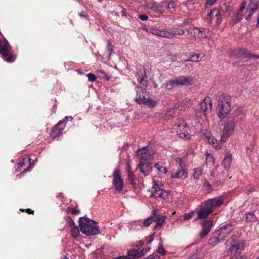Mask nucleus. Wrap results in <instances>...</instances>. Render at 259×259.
Instances as JSON below:
<instances>
[{
	"label": "nucleus",
	"mask_w": 259,
	"mask_h": 259,
	"mask_svg": "<svg viewBox=\"0 0 259 259\" xmlns=\"http://www.w3.org/2000/svg\"><path fill=\"white\" fill-rule=\"evenodd\" d=\"M137 77L138 81L141 86L140 88L137 87L136 101L139 104H143L150 107H155L156 105V101L150 99L146 91L147 85V76L144 69L137 73Z\"/></svg>",
	"instance_id": "nucleus-1"
},
{
	"label": "nucleus",
	"mask_w": 259,
	"mask_h": 259,
	"mask_svg": "<svg viewBox=\"0 0 259 259\" xmlns=\"http://www.w3.org/2000/svg\"><path fill=\"white\" fill-rule=\"evenodd\" d=\"M80 231L84 234L90 236L99 233L98 223L87 218H80L78 221Z\"/></svg>",
	"instance_id": "nucleus-2"
},
{
	"label": "nucleus",
	"mask_w": 259,
	"mask_h": 259,
	"mask_svg": "<svg viewBox=\"0 0 259 259\" xmlns=\"http://www.w3.org/2000/svg\"><path fill=\"white\" fill-rule=\"evenodd\" d=\"M231 98L228 95H221L218 100L217 108L218 117L223 119L225 118L231 111Z\"/></svg>",
	"instance_id": "nucleus-3"
},
{
	"label": "nucleus",
	"mask_w": 259,
	"mask_h": 259,
	"mask_svg": "<svg viewBox=\"0 0 259 259\" xmlns=\"http://www.w3.org/2000/svg\"><path fill=\"white\" fill-rule=\"evenodd\" d=\"M195 82V78L192 76H180L174 79L169 80L165 84L167 90H171L174 87L178 85H190Z\"/></svg>",
	"instance_id": "nucleus-4"
},
{
	"label": "nucleus",
	"mask_w": 259,
	"mask_h": 259,
	"mask_svg": "<svg viewBox=\"0 0 259 259\" xmlns=\"http://www.w3.org/2000/svg\"><path fill=\"white\" fill-rule=\"evenodd\" d=\"M212 100L210 97H206L201 101L195 109V115L197 117L205 116L212 110Z\"/></svg>",
	"instance_id": "nucleus-5"
},
{
	"label": "nucleus",
	"mask_w": 259,
	"mask_h": 259,
	"mask_svg": "<svg viewBox=\"0 0 259 259\" xmlns=\"http://www.w3.org/2000/svg\"><path fill=\"white\" fill-rule=\"evenodd\" d=\"M173 129L180 138L187 139L190 137V128L187 122L182 118H179L174 125Z\"/></svg>",
	"instance_id": "nucleus-6"
},
{
	"label": "nucleus",
	"mask_w": 259,
	"mask_h": 259,
	"mask_svg": "<svg viewBox=\"0 0 259 259\" xmlns=\"http://www.w3.org/2000/svg\"><path fill=\"white\" fill-rule=\"evenodd\" d=\"M169 194L168 190H164L161 189L157 183L154 182L153 187L151 188V196L156 198H160L162 199H166Z\"/></svg>",
	"instance_id": "nucleus-7"
},
{
	"label": "nucleus",
	"mask_w": 259,
	"mask_h": 259,
	"mask_svg": "<svg viewBox=\"0 0 259 259\" xmlns=\"http://www.w3.org/2000/svg\"><path fill=\"white\" fill-rule=\"evenodd\" d=\"M206 19L209 24H211L212 21L215 19V25L219 26L222 21L220 10L217 8L212 9L206 15Z\"/></svg>",
	"instance_id": "nucleus-8"
},
{
	"label": "nucleus",
	"mask_w": 259,
	"mask_h": 259,
	"mask_svg": "<svg viewBox=\"0 0 259 259\" xmlns=\"http://www.w3.org/2000/svg\"><path fill=\"white\" fill-rule=\"evenodd\" d=\"M235 128V123L233 121L227 122L224 126L223 134L221 136L220 140L223 143H225L228 139L231 134H232Z\"/></svg>",
	"instance_id": "nucleus-9"
},
{
	"label": "nucleus",
	"mask_w": 259,
	"mask_h": 259,
	"mask_svg": "<svg viewBox=\"0 0 259 259\" xmlns=\"http://www.w3.org/2000/svg\"><path fill=\"white\" fill-rule=\"evenodd\" d=\"M113 177V183L115 190L118 192H121L123 190V181L121 177L120 171L118 169L114 170Z\"/></svg>",
	"instance_id": "nucleus-10"
},
{
	"label": "nucleus",
	"mask_w": 259,
	"mask_h": 259,
	"mask_svg": "<svg viewBox=\"0 0 259 259\" xmlns=\"http://www.w3.org/2000/svg\"><path fill=\"white\" fill-rule=\"evenodd\" d=\"M234 54L237 58L242 59H247V60L251 58H253L254 59H259V55L251 54L246 49L243 48L235 50L234 51Z\"/></svg>",
	"instance_id": "nucleus-11"
},
{
	"label": "nucleus",
	"mask_w": 259,
	"mask_h": 259,
	"mask_svg": "<svg viewBox=\"0 0 259 259\" xmlns=\"http://www.w3.org/2000/svg\"><path fill=\"white\" fill-rule=\"evenodd\" d=\"M65 127V121L64 120L60 121L53 127L50 133L51 137L53 139L60 137L62 135V131Z\"/></svg>",
	"instance_id": "nucleus-12"
},
{
	"label": "nucleus",
	"mask_w": 259,
	"mask_h": 259,
	"mask_svg": "<svg viewBox=\"0 0 259 259\" xmlns=\"http://www.w3.org/2000/svg\"><path fill=\"white\" fill-rule=\"evenodd\" d=\"M245 246L244 242H234L232 244L227 251V254L230 255L232 254H239L242 251L244 250Z\"/></svg>",
	"instance_id": "nucleus-13"
},
{
	"label": "nucleus",
	"mask_w": 259,
	"mask_h": 259,
	"mask_svg": "<svg viewBox=\"0 0 259 259\" xmlns=\"http://www.w3.org/2000/svg\"><path fill=\"white\" fill-rule=\"evenodd\" d=\"M234 225L232 223L227 224L216 231V233L221 236L224 240L233 230Z\"/></svg>",
	"instance_id": "nucleus-14"
},
{
	"label": "nucleus",
	"mask_w": 259,
	"mask_h": 259,
	"mask_svg": "<svg viewBox=\"0 0 259 259\" xmlns=\"http://www.w3.org/2000/svg\"><path fill=\"white\" fill-rule=\"evenodd\" d=\"M137 155L139 159L149 160L152 159L153 155L148 150L147 146L139 148L137 151Z\"/></svg>",
	"instance_id": "nucleus-15"
},
{
	"label": "nucleus",
	"mask_w": 259,
	"mask_h": 259,
	"mask_svg": "<svg viewBox=\"0 0 259 259\" xmlns=\"http://www.w3.org/2000/svg\"><path fill=\"white\" fill-rule=\"evenodd\" d=\"M213 224V220H206L202 223V229L199 233L201 238H204L211 230Z\"/></svg>",
	"instance_id": "nucleus-16"
},
{
	"label": "nucleus",
	"mask_w": 259,
	"mask_h": 259,
	"mask_svg": "<svg viewBox=\"0 0 259 259\" xmlns=\"http://www.w3.org/2000/svg\"><path fill=\"white\" fill-rule=\"evenodd\" d=\"M156 210L154 209L152 211V214L154 217V222L156 223V225L154 226V230H158L160 228L165 222V217L161 214H156Z\"/></svg>",
	"instance_id": "nucleus-17"
},
{
	"label": "nucleus",
	"mask_w": 259,
	"mask_h": 259,
	"mask_svg": "<svg viewBox=\"0 0 259 259\" xmlns=\"http://www.w3.org/2000/svg\"><path fill=\"white\" fill-rule=\"evenodd\" d=\"M11 46L7 40H2L0 38V54L3 57H6L9 55Z\"/></svg>",
	"instance_id": "nucleus-18"
},
{
	"label": "nucleus",
	"mask_w": 259,
	"mask_h": 259,
	"mask_svg": "<svg viewBox=\"0 0 259 259\" xmlns=\"http://www.w3.org/2000/svg\"><path fill=\"white\" fill-rule=\"evenodd\" d=\"M138 168L143 175L145 176H147L151 170L152 166L149 162L140 161L138 164Z\"/></svg>",
	"instance_id": "nucleus-19"
},
{
	"label": "nucleus",
	"mask_w": 259,
	"mask_h": 259,
	"mask_svg": "<svg viewBox=\"0 0 259 259\" xmlns=\"http://www.w3.org/2000/svg\"><path fill=\"white\" fill-rule=\"evenodd\" d=\"M204 135L207 142L212 147H214L217 149H219L221 148L219 142L217 139L210 136V133H206L204 134Z\"/></svg>",
	"instance_id": "nucleus-20"
},
{
	"label": "nucleus",
	"mask_w": 259,
	"mask_h": 259,
	"mask_svg": "<svg viewBox=\"0 0 259 259\" xmlns=\"http://www.w3.org/2000/svg\"><path fill=\"white\" fill-rule=\"evenodd\" d=\"M127 255L130 259H138L142 256V253L140 248L133 249L128 250Z\"/></svg>",
	"instance_id": "nucleus-21"
},
{
	"label": "nucleus",
	"mask_w": 259,
	"mask_h": 259,
	"mask_svg": "<svg viewBox=\"0 0 259 259\" xmlns=\"http://www.w3.org/2000/svg\"><path fill=\"white\" fill-rule=\"evenodd\" d=\"M242 220L245 223H251L257 221V217L254 212H248L243 215Z\"/></svg>",
	"instance_id": "nucleus-22"
},
{
	"label": "nucleus",
	"mask_w": 259,
	"mask_h": 259,
	"mask_svg": "<svg viewBox=\"0 0 259 259\" xmlns=\"http://www.w3.org/2000/svg\"><path fill=\"white\" fill-rule=\"evenodd\" d=\"M232 155L228 151L225 154V157L223 161L222 164L226 169H228L231 166L232 162Z\"/></svg>",
	"instance_id": "nucleus-23"
},
{
	"label": "nucleus",
	"mask_w": 259,
	"mask_h": 259,
	"mask_svg": "<svg viewBox=\"0 0 259 259\" xmlns=\"http://www.w3.org/2000/svg\"><path fill=\"white\" fill-rule=\"evenodd\" d=\"M224 240L221 236L216 233L215 231L213 233V236L209 239V244L214 246Z\"/></svg>",
	"instance_id": "nucleus-24"
},
{
	"label": "nucleus",
	"mask_w": 259,
	"mask_h": 259,
	"mask_svg": "<svg viewBox=\"0 0 259 259\" xmlns=\"http://www.w3.org/2000/svg\"><path fill=\"white\" fill-rule=\"evenodd\" d=\"M171 177L174 178H185L187 177V172L183 168L177 171L173 170Z\"/></svg>",
	"instance_id": "nucleus-25"
},
{
	"label": "nucleus",
	"mask_w": 259,
	"mask_h": 259,
	"mask_svg": "<svg viewBox=\"0 0 259 259\" xmlns=\"http://www.w3.org/2000/svg\"><path fill=\"white\" fill-rule=\"evenodd\" d=\"M209 34V31L207 29L204 28H197L196 36L201 38L207 37Z\"/></svg>",
	"instance_id": "nucleus-26"
},
{
	"label": "nucleus",
	"mask_w": 259,
	"mask_h": 259,
	"mask_svg": "<svg viewBox=\"0 0 259 259\" xmlns=\"http://www.w3.org/2000/svg\"><path fill=\"white\" fill-rule=\"evenodd\" d=\"M146 7L152 11L156 12L159 10V7L156 4V2L151 0L146 3Z\"/></svg>",
	"instance_id": "nucleus-27"
},
{
	"label": "nucleus",
	"mask_w": 259,
	"mask_h": 259,
	"mask_svg": "<svg viewBox=\"0 0 259 259\" xmlns=\"http://www.w3.org/2000/svg\"><path fill=\"white\" fill-rule=\"evenodd\" d=\"M258 0H250L246 9L256 12L258 9Z\"/></svg>",
	"instance_id": "nucleus-28"
},
{
	"label": "nucleus",
	"mask_w": 259,
	"mask_h": 259,
	"mask_svg": "<svg viewBox=\"0 0 259 259\" xmlns=\"http://www.w3.org/2000/svg\"><path fill=\"white\" fill-rule=\"evenodd\" d=\"M201 207L205 210L208 211L210 213L213 211L214 209L209 200L203 202L201 205Z\"/></svg>",
	"instance_id": "nucleus-29"
},
{
	"label": "nucleus",
	"mask_w": 259,
	"mask_h": 259,
	"mask_svg": "<svg viewBox=\"0 0 259 259\" xmlns=\"http://www.w3.org/2000/svg\"><path fill=\"white\" fill-rule=\"evenodd\" d=\"M209 200L214 208L220 206L224 203V200L221 198L215 197L213 199H209Z\"/></svg>",
	"instance_id": "nucleus-30"
},
{
	"label": "nucleus",
	"mask_w": 259,
	"mask_h": 259,
	"mask_svg": "<svg viewBox=\"0 0 259 259\" xmlns=\"http://www.w3.org/2000/svg\"><path fill=\"white\" fill-rule=\"evenodd\" d=\"M184 30L178 28H172L170 29V35L171 38L175 37L176 35H181L184 33Z\"/></svg>",
	"instance_id": "nucleus-31"
},
{
	"label": "nucleus",
	"mask_w": 259,
	"mask_h": 259,
	"mask_svg": "<svg viewBox=\"0 0 259 259\" xmlns=\"http://www.w3.org/2000/svg\"><path fill=\"white\" fill-rule=\"evenodd\" d=\"M211 214L208 211L205 210L200 206V210L197 213V219H202L206 218L209 214Z\"/></svg>",
	"instance_id": "nucleus-32"
},
{
	"label": "nucleus",
	"mask_w": 259,
	"mask_h": 259,
	"mask_svg": "<svg viewBox=\"0 0 259 259\" xmlns=\"http://www.w3.org/2000/svg\"><path fill=\"white\" fill-rule=\"evenodd\" d=\"M205 163L207 166H212L214 164V159L213 155L210 153L205 154Z\"/></svg>",
	"instance_id": "nucleus-33"
},
{
	"label": "nucleus",
	"mask_w": 259,
	"mask_h": 259,
	"mask_svg": "<svg viewBox=\"0 0 259 259\" xmlns=\"http://www.w3.org/2000/svg\"><path fill=\"white\" fill-rule=\"evenodd\" d=\"M114 47L112 45L111 42L110 40H108L107 45L106 48V51L108 53V58L109 59L110 56L113 52Z\"/></svg>",
	"instance_id": "nucleus-34"
},
{
	"label": "nucleus",
	"mask_w": 259,
	"mask_h": 259,
	"mask_svg": "<svg viewBox=\"0 0 259 259\" xmlns=\"http://www.w3.org/2000/svg\"><path fill=\"white\" fill-rule=\"evenodd\" d=\"M202 57H200V54H190V59L189 60H187V61H190L192 62H198L201 60Z\"/></svg>",
	"instance_id": "nucleus-35"
},
{
	"label": "nucleus",
	"mask_w": 259,
	"mask_h": 259,
	"mask_svg": "<svg viewBox=\"0 0 259 259\" xmlns=\"http://www.w3.org/2000/svg\"><path fill=\"white\" fill-rule=\"evenodd\" d=\"M161 35V37L171 39V35H170V30H168L165 28L162 29Z\"/></svg>",
	"instance_id": "nucleus-36"
},
{
	"label": "nucleus",
	"mask_w": 259,
	"mask_h": 259,
	"mask_svg": "<svg viewBox=\"0 0 259 259\" xmlns=\"http://www.w3.org/2000/svg\"><path fill=\"white\" fill-rule=\"evenodd\" d=\"M175 113V109L174 108H169L165 112V118L166 120L169 119L173 117Z\"/></svg>",
	"instance_id": "nucleus-37"
},
{
	"label": "nucleus",
	"mask_w": 259,
	"mask_h": 259,
	"mask_svg": "<svg viewBox=\"0 0 259 259\" xmlns=\"http://www.w3.org/2000/svg\"><path fill=\"white\" fill-rule=\"evenodd\" d=\"M149 33H152L153 35H155L157 36L161 37V29H159L156 27H152L149 28Z\"/></svg>",
	"instance_id": "nucleus-38"
},
{
	"label": "nucleus",
	"mask_w": 259,
	"mask_h": 259,
	"mask_svg": "<svg viewBox=\"0 0 259 259\" xmlns=\"http://www.w3.org/2000/svg\"><path fill=\"white\" fill-rule=\"evenodd\" d=\"M70 232L72 236L74 238H76L79 235V231L77 226L73 227L71 228Z\"/></svg>",
	"instance_id": "nucleus-39"
},
{
	"label": "nucleus",
	"mask_w": 259,
	"mask_h": 259,
	"mask_svg": "<svg viewBox=\"0 0 259 259\" xmlns=\"http://www.w3.org/2000/svg\"><path fill=\"white\" fill-rule=\"evenodd\" d=\"M154 167H155V168H156L157 170H158L161 173L166 174L167 172L166 167L163 166L162 164H160L159 163H155L154 165Z\"/></svg>",
	"instance_id": "nucleus-40"
},
{
	"label": "nucleus",
	"mask_w": 259,
	"mask_h": 259,
	"mask_svg": "<svg viewBox=\"0 0 259 259\" xmlns=\"http://www.w3.org/2000/svg\"><path fill=\"white\" fill-rule=\"evenodd\" d=\"M197 31V27H190L187 30L188 35H189L190 37H195V35H196Z\"/></svg>",
	"instance_id": "nucleus-41"
},
{
	"label": "nucleus",
	"mask_w": 259,
	"mask_h": 259,
	"mask_svg": "<svg viewBox=\"0 0 259 259\" xmlns=\"http://www.w3.org/2000/svg\"><path fill=\"white\" fill-rule=\"evenodd\" d=\"M193 176L195 179H198L202 174V168L201 167L194 168L193 170Z\"/></svg>",
	"instance_id": "nucleus-42"
},
{
	"label": "nucleus",
	"mask_w": 259,
	"mask_h": 259,
	"mask_svg": "<svg viewBox=\"0 0 259 259\" xmlns=\"http://www.w3.org/2000/svg\"><path fill=\"white\" fill-rule=\"evenodd\" d=\"M243 12H240L238 11L236 14L234 16V22L235 23L239 22L243 18Z\"/></svg>",
	"instance_id": "nucleus-43"
},
{
	"label": "nucleus",
	"mask_w": 259,
	"mask_h": 259,
	"mask_svg": "<svg viewBox=\"0 0 259 259\" xmlns=\"http://www.w3.org/2000/svg\"><path fill=\"white\" fill-rule=\"evenodd\" d=\"M152 222H154V217L152 214L151 215L147 218L143 222V225L145 227H148Z\"/></svg>",
	"instance_id": "nucleus-44"
},
{
	"label": "nucleus",
	"mask_w": 259,
	"mask_h": 259,
	"mask_svg": "<svg viewBox=\"0 0 259 259\" xmlns=\"http://www.w3.org/2000/svg\"><path fill=\"white\" fill-rule=\"evenodd\" d=\"M255 12L253 11H251L249 9H246L245 11V19L247 21H249L251 19V18L252 16V15L255 13Z\"/></svg>",
	"instance_id": "nucleus-45"
},
{
	"label": "nucleus",
	"mask_w": 259,
	"mask_h": 259,
	"mask_svg": "<svg viewBox=\"0 0 259 259\" xmlns=\"http://www.w3.org/2000/svg\"><path fill=\"white\" fill-rule=\"evenodd\" d=\"M127 179L131 185H134L135 184V180L134 178L133 172H127Z\"/></svg>",
	"instance_id": "nucleus-46"
},
{
	"label": "nucleus",
	"mask_w": 259,
	"mask_h": 259,
	"mask_svg": "<svg viewBox=\"0 0 259 259\" xmlns=\"http://www.w3.org/2000/svg\"><path fill=\"white\" fill-rule=\"evenodd\" d=\"M7 57H8L6 58L5 60L8 63H12L14 62L16 58V56L13 54L8 55Z\"/></svg>",
	"instance_id": "nucleus-47"
},
{
	"label": "nucleus",
	"mask_w": 259,
	"mask_h": 259,
	"mask_svg": "<svg viewBox=\"0 0 259 259\" xmlns=\"http://www.w3.org/2000/svg\"><path fill=\"white\" fill-rule=\"evenodd\" d=\"M192 21V19H190V18L184 19V20H183V22L182 23H181L180 25H179V26H181V27H184L186 25L191 23Z\"/></svg>",
	"instance_id": "nucleus-48"
},
{
	"label": "nucleus",
	"mask_w": 259,
	"mask_h": 259,
	"mask_svg": "<svg viewBox=\"0 0 259 259\" xmlns=\"http://www.w3.org/2000/svg\"><path fill=\"white\" fill-rule=\"evenodd\" d=\"M67 211L68 212H70L72 214H74V215L77 214L79 213V210L76 209L72 208V207H68Z\"/></svg>",
	"instance_id": "nucleus-49"
},
{
	"label": "nucleus",
	"mask_w": 259,
	"mask_h": 259,
	"mask_svg": "<svg viewBox=\"0 0 259 259\" xmlns=\"http://www.w3.org/2000/svg\"><path fill=\"white\" fill-rule=\"evenodd\" d=\"M87 76L88 77V79L91 81H94L97 79V77L93 73H90L87 74Z\"/></svg>",
	"instance_id": "nucleus-50"
},
{
	"label": "nucleus",
	"mask_w": 259,
	"mask_h": 259,
	"mask_svg": "<svg viewBox=\"0 0 259 259\" xmlns=\"http://www.w3.org/2000/svg\"><path fill=\"white\" fill-rule=\"evenodd\" d=\"M247 2L246 1H243L240 4L239 6V10L238 11H240V12H243V11L244 10L245 6L246 5Z\"/></svg>",
	"instance_id": "nucleus-51"
},
{
	"label": "nucleus",
	"mask_w": 259,
	"mask_h": 259,
	"mask_svg": "<svg viewBox=\"0 0 259 259\" xmlns=\"http://www.w3.org/2000/svg\"><path fill=\"white\" fill-rule=\"evenodd\" d=\"M125 169L126 171V173L129 172H133L131 166V160H128L126 162Z\"/></svg>",
	"instance_id": "nucleus-52"
},
{
	"label": "nucleus",
	"mask_w": 259,
	"mask_h": 259,
	"mask_svg": "<svg viewBox=\"0 0 259 259\" xmlns=\"http://www.w3.org/2000/svg\"><path fill=\"white\" fill-rule=\"evenodd\" d=\"M175 2L172 0L169 1L168 2V4H167V9H175Z\"/></svg>",
	"instance_id": "nucleus-53"
},
{
	"label": "nucleus",
	"mask_w": 259,
	"mask_h": 259,
	"mask_svg": "<svg viewBox=\"0 0 259 259\" xmlns=\"http://www.w3.org/2000/svg\"><path fill=\"white\" fill-rule=\"evenodd\" d=\"M157 252L158 253L161 254L163 255L166 254V251H165L162 245L160 247H158V249H157Z\"/></svg>",
	"instance_id": "nucleus-54"
},
{
	"label": "nucleus",
	"mask_w": 259,
	"mask_h": 259,
	"mask_svg": "<svg viewBox=\"0 0 259 259\" xmlns=\"http://www.w3.org/2000/svg\"><path fill=\"white\" fill-rule=\"evenodd\" d=\"M154 233H153V234L151 235H149L148 236L147 238H146V243L147 244H150L153 240L154 238H153V235H154Z\"/></svg>",
	"instance_id": "nucleus-55"
},
{
	"label": "nucleus",
	"mask_w": 259,
	"mask_h": 259,
	"mask_svg": "<svg viewBox=\"0 0 259 259\" xmlns=\"http://www.w3.org/2000/svg\"><path fill=\"white\" fill-rule=\"evenodd\" d=\"M167 1H164L161 2V3L159 4V7L160 8H166L167 9V4H168Z\"/></svg>",
	"instance_id": "nucleus-56"
},
{
	"label": "nucleus",
	"mask_w": 259,
	"mask_h": 259,
	"mask_svg": "<svg viewBox=\"0 0 259 259\" xmlns=\"http://www.w3.org/2000/svg\"><path fill=\"white\" fill-rule=\"evenodd\" d=\"M68 219H69V221H68L69 226L71 228L73 227H76V226L75 225L74 221H73V220L71 218L69 217Z\"/></svg>",
	"instance_id": "nucleus-57"
},
{
	"label": "nucleus",
	"mask_w": 259,
	"mask_h": 259,
	"mask_svg": "<svg viewBox=\"0 0 259 259\" xmlns=\"http://www.w3.org/2000/svg\"><path fill=\"white\" fill-rule=\"evenodd\" d=\"M204 186L206 187L207 189V191H209L211 190V186L209 182L205 181L204 184Z\"/></svg>",
	"instance_id": "nucleus-58"
},
{
	"label": "nucleus",
	"mask_w": 259,
	"mask_h": 259,
	"mask_svg": "<svg viewBox=\"0 0 259 259\" xmlns=\"http://www.w3.org/2000/svg\"><path fill=\"white\" fill-rule=\"evenodd\" d=\"M138 18L142 21H146V20H147L148 19V16L146 15H139Z\"/></svg>",
	"instance_id": "nucleus-59"
},
{
	"label": "nucleus",
	"mask_w": 259,
	"mask_h": 259,
	"mask_svg": "<svg viewBox=\"0 0 259 259\" xmlns=\"http://www.w3.org/2000/svg\"><path fill=\"white\" fill-rule=\"evenodd\" d=\"M193 213H186L184 214V218L185 220H189L192 218Z\"/></svg>",
	"instance_id": "nucleus-60"
},
{
	"label": "nucleus",
	"mask_w": 259,
	"mask_h": 259,
	"mask_svg": "<svg viewBox=\"0 0 259 259\" xmlns=\"http://www.w3.org/2000/svg\"><path fill=\"white\" fill-rule=\"evenodd\" d=\"M217 0H207L205 2V4L207 5L211 6L214 4Z\"/></svg>",
	"instance_id": "nucleus-61"
},
{
	"label": "nucleus",
	"mask_w": 259,
	"mask_h": 259,
	"mask_svg": "<svg viewBox=\"0 0 259 259\" xmlns=\"http://www.w3.org/2000/svg\"><path fill=\"white\" fill-rule=\"evenodd\" d=\"M150 248H143V249H140V250L142 251V256L144 255L148 250H149Z\"/></svg>",
	"instance_id": "nucleus-62"
},
{
	"label": "nucleus",
	"mask_w": 259,
	"mask_h": 259,
	"mask_svg": "<svg viewBox=\"0 0 259 259\" xmlns=\"http://www.w3.org/2000/svg\"><path fill=\"white\" fill-rule=\"evenodd\" d=\"M246 257L244 256H234L231 257L230 259H245Z\"/></svg>",
	"instance_id": "nucleus-63"
},
{
	"label": "nucleus",
	"mask_w": 259,
	"mask_h": 259,
	"mask_svg": "<svg viewBox=\"0 0 259 259\" xmlns=\"http://www.w3.org/2000/svg\"><path fill=\"white\" fill-rule=\"evenodd\" d=\"M114 259H130V258H128V257L127 256L123 255L117 256Z\"/></svg>",
	"instance_id": "nucleus-64"
}]
</instances>
